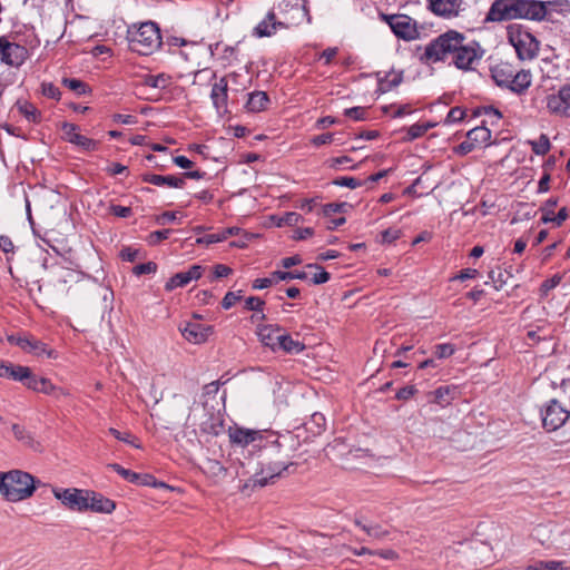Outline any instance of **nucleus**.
<instances>
[{
  "label": "nucleus",
  "mask_w": 570,
  "mask_h": 570,
  "mask_svg": "<svg viewBox=\"0 0 570 570\" xmlns=\"http://www.w3.org/2000/svg\"><path fill=\"white\" fill-rule=\"evenodd\" d=\"M228 436L232 444L249 448V453H259V470L244 484V490L263 488L294 466L291 449L285 445L288 436H282L272 430H254L237 425L228 429Z\"/></svg>",
  "instance_id": "nucleus-1"
},
{
  "label": "nucleus",
  "mask_w": 570,
  "mask_h": 570,
  "mask_svg": "<svg viewBox=\"0 0 570 570\" xmlns=\"http://www.w3.org/2000/svg\"><path fill=\"white\" fill-rule=\"evenodd\" d=\"M464 40V36L454 30L440 35L425 47L422 59L426 62H436L451 56L458 69L472 70L481 60L483 50L475 41L465 43Z\"/></svg>",
  "instance_id": "nucleus-2"
},
{
  "label": "nucleus",
  "mask_w": 570,
  "mask_h": 570,
  "mask_svg": "<svg viewBox=\"0 0 570 570\" xmlns=\"http://www.w3.org/2000/svg\"><path fill=\"white\" fill-rule=\"evenodd\" d=\"M36 490L35 478L21 470L0 472V493L9 502L30 498Z\"/></svg>",
  "instance_id": "nucleus-3"
},
{
  "label": "nucleus",
  "mask_w": 570,
  "mask_h": 570,
  "mask_svg": "<svg viewBox=\"0 0 570 570\" xmlns=\"http://www.w3.org/2000/svg\"><path fill=\"white\" fill-rule=\"evenodd\" d=\"M127 40L131 51L144 56L153 53L161 46L159 28L151 21L129 26Z\"/></svg>",
  "instance_id": "nucleus-4"
},
{
  "label": "nucleus",
  "mask_w": 570,
  "mask_h": 570,
  "mask_svg": "<svg viewBox=\"0 0 570 570\" xmlns=\"http://www.w3.org/2000/svg\"><path fill=\"white\" fill-rule=\"evenodd\" d=\"M534 19V1L527 0H494L485 21L501 22L512 19Z\"/></svg>",
  "instance_id": "nucleus-5"
},
{
  "label": "nucleus",
  "mask_w": 570,
  "mask_h": 570,
  "mask_svg": "<svg viewBox=\"0 0 570 570\" xmlns=\"http://www.w3.org/2000/svg\"><path fill=\"white\" fill-rule=\"evenodd\" d=\"M508 35L509 41L521 60H531L534 57V36L530 28L521 23H513L509 26Z\"/></svg>",
  "instance_id": "nucleus-6"
},
{
  "label": "nucleus",
  "mask_w": 570,
  "mask_h": 570,
  "mask_svg": "<svg viewBox=\"0 0 570 570\" xmlns=\"http://www.w3.org/2000/svg\"><path fill=\"white\" fill-rule=\"evenodd\" d=\"M380 17L397 38L412 41L420 37L416 21L406 14L381 13Z\"/></svg>",
  "instance_id": "nucleus-7"
},
{
  "label": "nucleus",
  "mask_w": 570,
  "mask_h": 570,
  "mask_svg": "<svg viewBox=\"0 0 570 570\" xmlns=\"http://www.w3.org/2000/svg\"><path fill=\"white\" fill-rule=\"evenodd\" d=\"M28 58V49L11 42L8 37H0V61L9 67H20Z\"/></svg>",
  "instance_id": "nucleus-8"
},
{
  "label": "nucleus",
  "mask_w": 570,
  "mask_h": 570,
  "mask_svg": "<svg viewBox=\"0 0 570 570\" xmlns=\"http://www.w3.org/2000/svg\"><path fill=\"white\" fill-rule=\"evenodd\" d=\"M546 106L552 115L570 118V85H563L557 94L548 95Z\"/></svg>",
  "instance_id": "nucleus-9"
},
{
  "label": "nucleus",
  "mask_w": 570,
  "mask_h": 570,
  "mask_svg": "<svg viewBox=\"0 0 570 570\" xmlns=\"http://www.w3.org/2000/svg\"><path fill=\"white\" fill-rule=\"evenodd\" d=\"M541 416L543 428L547 431H556L566 423L569 412L557 400H551Z\"/></svg>",
  "instance_id": "nucleus-10"
},
{
  "label": "nucleus",
  "mask_w": 570,
  "mask_h": 570,
  "mask_svg": "<svg viewBox=\"0 0 570 570\" xmlns=\"http://www.w3.org/2000/svg\"><path fill=\"white\" fill-rule=\"evenodd\" d=\"M55 497L69 509L86 511L88 504V490L66 489L63 491H53Z\"/></svg>",
  "instance_id": "nucleus-11"
},
{
  "label": "nucleus",
  "mask_w": 570,
  "mask_h": 570,
  "mask_svg": "<svg viewBox=\"0 0 570 570\" xmlns=\"http://www.w3.org/2000/svg\"><path fill=\"white\" fill-rule=\"evenodd\" d=\"M307 274L305 272H281L276 271L271 274L269 277L257 278L253 282L254 289H264L278 282L288 279H306Z\"/></svg>",
  "instance_id": "nucleus-12"
},
{
  "label": "nucleus",
  "mask_w": 570,
  "mask_h": 570,
  "mask_svg": "<svg viewBox=\"0 0 570 570\" xmlns=\"http://www.w3.org/2000/svg\"><path fill=\"white\" fill-rule=\"evenodd\" d=\"M63 137L67 141L81 147L85 150H95L98 142L78 132V126L63 122L61 126Z\"/></svg>",
  "instance_id": "nucleus-13"
},
{
  "label": "nucleus",
  "mask_w": 570,
  "mask_h": 570,
  "mask_svg": "<svg viewBox=\"0 0 570 570\" xmlns=\"http://www.w3.org/2000/svg\"><path fill=\"white\" fill-rule=\"evenodd\" d=\"M179 331L189 343L200 344L208 338L212 328L199 323L186 322L179 327Z\"/></svg>",
  "instance_id": "nucleus-14"
},
{
  "label": "nucleus",
  "mask_w": 570,
  "mask_h": 570,
  "mask_svg": "<svg viewBox=\"0 0 570 570\" xmlns=\"http://www.w3.org/2000/svg\"><path fill=\"white\" fill-rule=\"evenodd\" d=\"M558 204V199L551 197L540 208L542 212L541 222L543 224L552 223L554 227H559L568 218V210L566 207L559 209L558 214L554 215V207Z\"/></svg>",
  "instance_id": "nucleus-15"
},
{
  "label": "nucleus",
  "mask_w": 570,
  "mask_h": 570,
  "mask_svg": "<svg viewBox=\"0 0 570 570\" xmlns=\"http://www.w3.org/2000/svg\"><path fill=\"white\" fill-rule=\"evenodd\" d=\"M287 26L276 19L274 11H269L266 17L254 28L253 36L257 38L271 37L277 29H285Z\"/></svg>",
  "instance_id": "nucleus-16"
},
{
  "label": "nucleus",
  "mask_w": 570,
  "mask_h": 570,
  "mask_svg": "<svg viewBox=\"0 0 570 570\" xmlns=\"http://www.w3.org/2000/svg\"><path fill=\"white\" fill-rule=\"evenodd\" d=\"M462 0H430V9L444 18L456 17L461 11Z\"/></svg>",
  "instance_id": "nucleus-17"
},
{
  "label": "nucleus",
  "mask_w": 570,
  "mask_h": 570,
  "mask_svg": "<svg viewBox=\"0 0 570 570\" xmlns=\"http://www.w3.org/2000/svg\"><path fill=\"white\" fill-rule=\"evenodd\" d=\"M227 80L220 78L219 81L215 82L212 87L210 98L217 112H226L227 110Z\"/></svg>",
  "instance_id": "nucleus-18"
},
{
  "label": "nucleus",
  "mask_w": 570,
  "mask_h": 570,
  "mask_svg": "<svg viewBox=\"0 0 570 570\" xmlns=\"http://www.w3.org/2000/svg\"><path fill=\"white\" fill-rule=\"evenodd\" d=\"M87 498V510L99 513H111L116 508L114 501L94 491H88Z\"/></svg>",
  "instance_id": "nucleus-19"
},
{
  "label": "nucleus",
  "mask_w": 570,
  "mask_h": 570,
  "mask_svg": "<svg viewBox=\"0 0 570 570\" xmlns=\"http://www.w3.org/2000/svg\"><path fill=\"white\" fill-rule=\"evenodd\" d=\"M142 180L159 187L166 186L170 188H183L185 185V179L183 177L174 175L161 176L156 174H145L142 175Z\"/></svg>",
  "instance_id": "nucleus-20"
},
{
  "label": "nucleus",
  "mask_w": 570,
  "mask_h": 570,
  "mask_svg": "<svg viewBox=\"0 0 570 570\" xmlns=\"http://www.w3.org/2000/svg\"><path fill=\"white\" fill-rule=\"evenodd\" d=\"M540 331H542V328L537 326V356H551L557 350V340L550 333L540 336Z\"/></svg>",
  "instance_id": "nucleus-21"
},
{
  "label": "nucleus",
  "mask_w": 570,
  "mask_h": 570,
  "mask_svg": "<svg viewBox=\"0 0 570 570\" xmlns=\"http://www.w3.org/2000/svg\"><path fill=\"white\" fill-rule=\"evenodd\" d=\"M282 330L278 326L265 325L259 327L258 336L261 342L271 347L273 351H277L278 341L281 340Z\"/></svg>",
  "instance_id": "nucleus-22"
},
{
  "label": "nucleus",
  "mask_w": 570,
  "mask_h": 570,
  "mask_svg": "<svg viewBox=\"0 0 570 570\" xmlns=\"http://www.w3.org/2000/svg\"><path fill=\"white\" fill-rule=\"evenodd\" d=\"M513 68L509 63H499L491 69L492 78L494 82L500 87L510 89V85L513 77Z\"/></svg>",
  "instance_id": "nucleus-23"
},
{
  "label": "nucleus",
  "mask_w": 570,
  "mask_h": 570,
  "mask_svg": "<svg viewBox=\"0 0 570 570\" xmlns=\"http://www.w3.org/2000/svg\"><path fill=\"white\" fill-rule=\"evenodd\" d=\"M567 1L562 0H552V1H543L537 0V21L540 20H553L552 13H559V8L566 4Z\"/></svg>",
  "instance_id": "nucleus-24"
},
{
  "label": "nucleus",
  "mask_w": 570,
  "mask_h": 570,
  "mask_svg": "<svg viewBox=\"0 0 570 570\" xmlns=\"http://www.w3.org/2000/svg\"><path fill=\"white\" fill-rule=\"evenodd\" d=\"M30 368L21 365H12L10 363L2 362L0 366V377H8L14 381L23 382L29 379Z\"/></svg>",
  "instance_id": "nucleus-25"
},
{
  "label": "nucleus",
  "mask_w": 570,
  "mask_h": 570,
  "mask_svg": "<svg viewBox=\"0 0 570 570\" xmlns=\"http://www.w3.org/2000/svg\"><path fill=\"white\" fill-rule=\"evenodd\" d=\"M458 394V387L456 386H440L436 389L432 395H433V402L438 405L444 407L449 405Z\"/></svg>",
  "instance_id": "nucleus-26"
},
{
  "label": "nucleus",
  "mask_w": 570,
  "mask_h": 570,
  "mask_svg": "<svg viewBox=\"0 0 570 570\" xmlns=\"http://www.w3.org/2000/svg\"><path fill=\"white\" fill-rule=\"evenodd\" d=\"M532 81V75L530 71L513 72L510 90L517 94L523 92L528 89Z\"/></svg>",
  "instance_id": "nucleus-27"
},
{
  "label": "nucleus",
  "mask_w": 570,
  "mask_h": 570,
  "mask_svg": "<svg viewBox=\"0 0 570 570\" xmlns=\"http://www.w3.org/2000/svg\"><path fill=\"white\" fill-rule=\"evenodd\" d=\"M142 83L155 89H166L173 83V77L168 73L146 75Z\"/></svg>",
  "instance_id": "nucleus-28"
},
{
  "label": "nucleus",
  "mask_w": 570,
  "mask_h": 570,
  "mask_svg": "<svg viewBox=\"0 0 570 570\" xmlns=\"http://www.w3.org/2000/svg\"><path fill=\"white\" fill-rule=\"evenodd\" d=\"M238 232H239V228H237V227H228V228H225L224 230H222L220 233L208 234L203 237H199V238H197L196 243L212 245L215 243L224 242L229 236H234V235L238 234Z\"/></svg>",
  "instance_id": "nucleus-29"
},
{
  "label": "nucleus",
  "mask_w": 570,
  "mask_h": 570,
  "mask_svg": "<svg viewBox=\"0 0 570 570\" xmlns=\"http://www.w3.org/2000/svg\"><path fill=\"white\" fill-rule=\"evenodd\" d=\"M269 102L268 96L264 91H255L252 92L248 97L246 108L249 111L258 112L266 108L267 104Z\"/></svg>",
  "instance_id": "nucleus-30"
},
{
  "label": "nucleus",
  "mask_w": 570,
  "mask_h": 570,
  "mask_svg": "<svg viewBox=\"0 0 570 570\" xmlns=\"http://www.w3.org/2000/svg\"><path fill=\"white\" fill-rule=\"evenodd\" d=\"M436 122H423V124H414L407 128L406 136L403 138L404 141H412L425 135L429 129H432L436 126Z\"/></svg>",
  "instance_id": "nucleus-31"
},
{
  "label": "nucleus",
  "mask_w": 570,
  "mask_h": 570,
  "mask_svg": "<svg viewBox=\"0 0 570 570\" xmlns=\"http://www.w3.org/2000/svg\"><path fill=\"white\" fill-rule=\"evenodd\" d=\"M277 350H283L287 353H299L304 350V344L299 341L293 340L289 335L282 332Z\"/></svg>",
  "instance_id": "nucleus-32"
},
{
  "label": "nucleus",
  "mask_w": 570,
  "mask_h": 570,
  "mask_svg": "<svg viewBox=\"0 0 570 570\" xmlns=\"http://www.w3.org/2000/svg\"><path fill=\"white\" fill-rule=\"evenodd\" d=\"M18 346L26 352L35 353L37 355L45 353L47 350L46 344L35 340L32 336H23V341H19Z\"/></svg>",
  "instance_id": "nucleus-33"
},
{
  "label": "nucleus",
  "mask_w": 570,
  "mask_h": 570,
  "mask_svg": "<svg viewBox=\"0 0 570 570\" xmlns=\"http://www.w3.org/2000/svg\"><path fill=\"white\" fill-rule=\"evenodd\" d=\"M17 107H18L20 114H22L28 121H31V122L40 121V112L32 104H30L28 101H22V102L18 101Z\"/></svg>",
  "instance_id": "nucleus-34"
},
{
  "label": "nucleus",
  "mask_w": 570,
  "mask_h": 570,
  "mask_svg": "<svg viewBox=\"0 0 570 570\" xmlns=\"http://www.w3.org/2000/svg\"><path fill=\"white\" fill-rule=\"evenodd\" d=\"M466 136L475 145H481L491 138V131L487 127L481 126L469 130Z\"/></svg>",
  "instance_id": "nucleus-35"
},
{
  "label": "nucleus",
  "mask_w": 570,
  "mask_h": 570,
  "mask_svg": "<svg viewBox=\"0 0 570 570\" xmlns=\"http://www.w3.org/2000/svg\"><path fill=\"white\" fill-rule=\"evenodd\" d=\"M61 82L65 87H67L68 89H70L75 94H77L78 96H82V95H86L87 92H89L88 85L79 79L63 78Z\"/></svg>",
  "instance_id": "nucleus-36"
},
{
  "label": "nucleus",
  "mask_w": 570,
  "mask_h": 570,
  "mask_svg": "<svg viewBox=\"0 0 570 570\" xmlns=\"http://www.w3.org/2000/svg\"><path fill=\"white\" fill-rule=\"evenodd\" d=\"M402 72H390L385 78L380 80V87L383 91L391 90L402 82Z\"/></svg>",
  "instance_id": "nucleus-37"
},
{
  "label": "nucleus",
  "mask_w": 570,
  "mask_h": 570,
  "mask_svg": "<svg viewBox=\"0 0 570 570\" xmlns=\"http://www.w3.org/2000/svg\"><path fill=\"white\" fill-rule=\"evenodd\" d=\"M108 468L112 469L115 472L120 474L125 480H127V481H129L131 483H139L140 482L141 474H138L136 472L127 470V469L122 468L118 463H110V464H108Z\"/></svg>",
  "instance_id": "nucleus-38"
},
{
  "label": "nucleus",
  "mask_w": 570,
  "mask_h": 570,
  "mask_svg": "<svg viewBox=\"0 0 570 570\" xmlns=\"http://www.w3.org/2000/svg\"><path fill=\"white\" fill-rule=\"evenodd\" d=\"M12 433L17 441L22 442L26 445L32 446L33 445V438L31 434L26 430L24 426L19 424L12 425Z\"/></svg>",
  "instance_id": "nucleus-39"
},
{
  "label": "nucleus",
  "mask_w": 570,
  "mask_h": 570,
  "mask_svg": "<svg viewBox=\"0 0 570 570\" xmlns=\"http://www.w3.org/2000/svg\"><path fill=\"white\" fill-rule=\"evenodd\" d=\"M189 279L186 272H180L175 274L173 277L168 279V282L165 285L166 291H173L176 287H184L187 284H189Z\"/></svg>",
  "instance_id": "nucleus-40"
},
{
  "label": "nucleus",
  "mask_w": 570,
  "mask_h": 570,
  "mask_svg": "<svg viewBox=\"0 0 570 570\" xmlns=\"http://www.w3.org/2000/svg\"><path fill=\"white\" fill-rule=\"evenodd\" d=\"M362 530L366 532L367 535L376 539V540H383L385 539L390 532L382 528L380 524H368V525H362Z\"/></svg>",
  "instance_id": "nucleus-41"
},
{
  "label": "nucleus",
  "mask_w": 570,
  "mask_h": 570,
  "mask_svg": "<svg viewBox=\"0 0 570 570\" xmlns=\"http://www.w3.org/2000/svg\"><path fill=\"white\" fill-rule=\"evenodd\" d=\"M508 277L509 274L500 268L489 273V279L494 284L495 289H500L507 283Z\"/></svg>",
  "instance_id": "nucleus-42"
},
{
  "label": "nucleus",
  "mask_w": 570,
  "mask_h": 570,
  "mask_svg": "<svg viewBox=\"0 0 570 570\" xmlns=\"http://www.w3.org/2000/svg\"><path fill=\"white\" fill-rule=\"evenodd\" d=\"M568 567L566 566L564 561H540L537 562V570H567Z\"/></svg>",
  "instance_id": "nucleus-43"
},
{
  "label": "nucleus",
  "mask_w": 570,
  "mask_h": 570,
  "mask_svg": "<svg viewBox=\"0 0 570 570\" xmlns=\"http://www.w3.org/2000/svg\"><path fill=\"white\" fill-rule=\"evenodd\" d=\"M455 352L454 345L450 343L438 344L434 347V354L438 358H446L453 355Z\"/></svg>",
  "instance_id": "nucleus-44"
},
{
  "label": "nucleus",
  "mask_w": 570,
  "mask_h": 570,
  "mask_svg": "<svg viewBox=\"0 0 570 570\" xmlns=\"http://www.w3.org/2000/svg\"><path fill=\"white\" fill-rule=\"evenodd\" d=\"M303 220V217L295 213V212H288V213H285L281 218H279V223L278 225L282 226V225H286V226H295L297 225L298 223H301Z\"/></svg>",
  "instance_id": "nucleus-45"
},
{
  "label": "nucleus",
  "mask_w": 570,
  "mask_h": 570,
  "mask_svg": "<svg viewBox=\"0 0 570 570\" xmlns=\"http://www.w3.org/2000/svg\"><path fill=\"white\" fill-rule=\"evenodd\" d=\"M307 267L317 269V273H315L312 278L313 284H324L330 279V274L317 264H309Z\"/></svg>",
  "instance_id": "nucleus-46"
},
{
  "label": "nucleus",
  "mask_w": 570,
  "mask_h": 570,
  "mask_svg": "<svg viewBox=\"0 0 570 570\" xmlns=\"http://www.w3.org/2000/svg\"><path fill=\"white\" fill-rule=\"evenodd\" d=\"M465 116V111L460 107H453L448 112V116L444 120L445 125L454 124L461 121Z\"/></svg>",
  "instance_id": "nucleus-47"
},
{
  "label": "nucleus",
  "mask_w": 570,
  "mask_h": 570,
  "mask_svg": "<svg viewBox=\"0 0 570 570\" xmlns=\"http://www.w3.org/2000/svg\"><path fill=\"white\" fill-rule=\"evenodd\" d=\"M242 293V291L227 292L222 301V306L225 309H229L232 306L236 304V302H238L243 297Z\"/></svg>",
  "instance_id": "nucleus-48"
},
{
  "label": "nucleus",
  "mask_w": 570,
  "mask_h": 570,
  "mask_svg": "<svg viewBox=\"0 0 570 570\" xmlns=\"http://www.w3.org/2000/svg\"><path fill=\"white\" fill-rule=\"evenodd\" d=\"M157 269V265L156 263L154 262H148V263H144V264H139V265H136L134 268H132V273L136 275V276H141V275H145V274H151V273H155Z\"/></svg>",
  "instance_id": "nucleus-49"
},
{
  "label": "nucleus",
  "mask_w": 570,
  "mask_h": 570,
  "mask_svg": "<svg viewBox=\"0 0 570 570\" xmlns=\"http://www.w3.org/2000/svg\"><path fill=\"white\" fill-rule=\"evenodd\" d=\"M561 281V276L559 274L553 275L551 278L546 279L540 287L541 295H548V293L554 288Z\"/></svg>",
  "instance_id": "nucleus-50"
},
{
  "label": "nucleus",
  "mask_w": 570,
  "mask_h": 570,
  "mask_svg": "<svg viewBox=\"0 0 570 570\" xmlns=\"http://www.w3.org/2000/svg\"><path fill=\"white\" fill-rule=\"evenodd\" d=\"M109 433L111 435H114L119 441L129 443V444H131L132 446H135L137 449L140 448V444L136 443L135 440L132 439L131 434H129V433H121L120 431H118V430H116L114 428L109 429Z\"/></svg>",
  "instance_id": "nucleus-51"
},
{
  "label": "nucleus",
  "mask_w": 570,
  "mask_h": 570,
  "mask_svg": "<svg viewBox=\"0 0 570 570\" xmlns=\"http://www.w3.org/2000/svg\"><path fill=\"white\" fill-rule=\"evenodd\" d=\"M264 305H265V302L256 296H250L245 302V307L248 311L262 312Z\"/></svg>",
  "instance_id": "nucleus-52"
},
{
  "label": "nucleus",
  "mask_w": 570,
  "mask_h": 570,
  "mask_svg": "<svg viewBox=\"0 0 570 570\" xmlns=\"http://www.w3.org/2000/svg\"><path fill=\"white\" fill-rule=\"evenodd\" d=\"M334 184L342 187H348L351 189L357 188L362 183L354 177H341L334 180Z\"/></svg>",
  "instance_id": "nucleus-53"
},
{
  "label": "nucleus",
  "mask_w": 570,
  "mask_h": 570,
  "mask_svg": "<svg viewBox=\"0 0 570 570\" xmlns=\"http://www.w3.org/2000/svg\"><path fill=\"white\" fill-rule=\"evenodd\" d=\"M401 236V230L396 228H389L382 232V243L383 244H391L394 240L399 239Z\"/></svg>",
  "instance_id": "nucleus-54"
},
{
  "label": "nucleus",
  "mask_w": 570,
  "mask_h": 570,
  "mask_svg": "<svg viewBox=\"0 0 570 570\" xmlns=\"http://www.w3.org/2000/svg\"><path fill=\"white\" fill-rule=\"evenodd\" d=\"M366 110L363 107H352L345 109V115L354 120H363L365 118Z\"/></svg>",
  "instance_id": "nucleus-55"
},
{
  "label": "nucleus",
  "mask_w": 570,
  "mask_h": 570,
  "mask_svg": "<svg viewBox=\"0 0 570 570\" xmlns=\"http://www.w3.org/2000/svg\"><path fill=\"white\" fill-rule=\"evenodd\" d=\"M42 92L46 97L52 99L60 98V90L53 83H42Z\"/></svg>",
  "instance_id": "nucleus-56"
},
{
  "label": "nucleus",
  "mask_w": 570,
  "mask_h": 570,
  "mask_svg": "<svg viewBox=\"0 0 570 570\" xmlns=\"http://www.w3.org/2000/svg\"><path fill=\"white\" fill-rule=\"evenodd\" d=\"M333 141H335V136H334V134H331V132L316 136L312 139V144L317 147L322 146V145L331 144Z\"/></svg>",
  "instance_id": "nucleus-57"
},
{
  "label": "nucleus",
  "mask_w": 570,
  "mask_h": 570,
  "mask_svg": "<svg viewBox=\"0 0 570 570\" xmlns=\"http://www.w3.org/2000/svg\"><path fill=\"white\" fill-rule=\"evenodd\" d=\"M170 234V229L156 230L149 235V243L155 245L161 242L163 239H167Z\"/></svg>",
  "instance_id": "nucleus-58"
},
{
  "label": "nucleus",
  "mask_w": 570,
  "mask_h": 570,
  "mask_svg": "<svg viewBox=\"0 0 570 570\" xmlns=\"http://www.w3.org/2000/svg\"><path fill=\"white\" fill-rule=\"evenodd\" d=\"M415 393H416L415 386L409 385V386H405V387H402L401 390H399V392L396 393L395 396L397 400L406 401L410 397H412Z\"/></svg>",
  "instance_id": "nucleus-59"
},
{
  "label": "nucleus",
  "mask_w": 570,
  "mask_h": 570,
  "mask_svg": "<svg viewBox=\"0 0 570 570\" xmlns=\"http://www.w3.org/2000/svg\"><path fill=\"white\" fill-rule=\"evenodd\" d=\"M110 212L117 216V217H121V218H127L131 215V208L130 207H125V206H120V205H112L110 207Z\"/></svg>",
  "instance_id": "nucleus-60"
},
{
  "label": "nucleus",
  "mask_w": 570,
  "mask_h": 570,
  "mask_svg": "<svg viewBox=\"0 0 570 570\" xmlns=\"http://www.w3.org/2000/svg\"><path fill=\"white\" fill-rule=\"evenodd\" d=\"M550 149V141L546 135H541L537 140V155L546 154Z\"/></svg>",
  "instance_id": "nucleus-61"
},
{
  "label": "nucleus",
  "mask_w": 570,
  "mask_h": 570,
  "mask_svg": "<svg viewBox=\"0 0 570 570\" xmlns=\"http://www.w3.org/2000/svg\"><path fill=\"white\" fill-rule=\"evenodd\" d=\"M345 206H346L345 203H341V204H336V203L326 204L323 207V213H324L325 216H330L333 213L342 212Z\"/></svg>",
  "instance_id": "nucleus-62"
},
{
  "label": "nucleus",
  "mask_w": 570,
  "mask_h": 570,
  "mask_svg": "<svg viewBox=\"0 0 570 570\" xmlns=\"http://www.w3.org/2000/svg\"><path fill=\"white\" fill-rule=\"evenodd\" d=\"M0 249L6 254L13 252L14 246L9 236H6V235L0 236Z\"/></svg>",
  "instance_id": "nucleus-63"
},
{
  "label": "nucleus",
  "mask_w": 570,
  "mask_h": 570,
  "mask_svg": "<svg viewBox=\"0 0 570 570\" xmlns=\"http://www.w3.org/2000/svg\"><path fill=\"white\" fill-rule=\"evenodd\" d=\"M40 385L37 390V392H41V393H45V394H51L56 387L55 385L47 379L45 377H41V381H39Z\"/></svg>",
  "instance_id": "nucleus-64"
}]
</instances>
